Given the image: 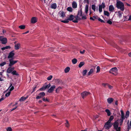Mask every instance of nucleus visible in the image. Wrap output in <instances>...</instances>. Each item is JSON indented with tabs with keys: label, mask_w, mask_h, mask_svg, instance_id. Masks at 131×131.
Returning a JSON list of instances; mask_svg holds the SVG:
<instances>
[{
	"label": "nucleus",
	"mask_w": 131,
	"mask_h": 131,
	"mask_svg": "<svg viewBox=\"0 0 131 131\" xmlns=\"http://www.w3.org/2000/svg\"><path fill=\"white\" fill-rule=\"evenodd\" d=\"M116 7L118 9H119L122 11H123L124 9V6L123 3L121 1L117 2Z\"/></svg>",
	"instance_id": "nucleus-1"
},
{
	"label": "nucleus",
	"mask_w": 131,
	"mask_h": 131,
	"mask_svg": "<svg viewBox=\"0 0 131 131\" xmlns=\"http://www.w3.org/2000/svg\"><path fill=\"white\" fill-rule=\"evenodd\" d=\"M9 63L8 66L9 67H11L12 66L14 65L17 62L18 60H13V59H9Z\"/></svg>",
	"instance_id": "nucleus-2"
},
{
	"label": "nucleus",
	"mask_w": 131,
	"mask_h": 131,
	"mask_svg": "<svg viewBox=\"0 0 131 131\" xmlns=\"http://www.w3.org/2000/svg\"><path fill=\"white\" fill-rule=\"evenodd\" d=\"M51 84L50 83H49L47 85H43L42 87L40 88L38 90L40 91H45L46 89H49V88Z\"/></svg>",
	"instance_id": "nucleus-3"
},
{
	"label": "nucleus",
	"mask_w": 131,
	"mask_h": 131,
	"mask_svg": "<svg viewBox=\"0 0 131 131\" xmlns=\"http://www.w3.org/2000/svg\"><path fill=\"white\" fill-rule=\"evenodd\" d=\"M0 41H1L2 43L3 44H6L7 42V38H4L2 36H0Z\"/></svg>",
	"instance_id": "nucleus-4"
},
{
	"label": "nucleus",
	"mask_w": 131,
	"mask_h": 131,
	"mask_svg": "<svg viewBox=\"0 0 131 131\" xmlns=\"http://www.w3.org/2000/svg\"><path fill=\"white\" fill-rule=\"evenodd\" d=\"M45 95V94L44 92L40 93L38 94V95L36 97V99H38L42 98Z\"/></svg>",
	"instance_id": "nucleus-5"
},
{
	"label": "nucleus",
	"mask_w": 131,
	"mask_h": 131,
	"mask_svg": "<svg viewBox=\"0 0 131 131\" xmlns=\"http://www.w3.org/2000/svg\"><path fill=\"white\" fill-rule=\"evenodd\" d=\"M90 93L87 91H84L81 93V95L83 99H84L85 97L89 95Z\"/></svg>",
	"instance_id": "nucleus-6"
},
{
	"label": "nucleus",
	"mask_w": 131,
	"mask_h": 131,
	"mask_svg": "<svg viewBox=\"0 0 131 131\" xmlns=\"http://www.w3.org/2000/svg\"><path fill=\"white\" fill-rule=\"evenodd\" d=\"M119 123L117 121H115L113 124L114 128L116 130H118V126Z\"/></svg>",
	"instance_id": "nucleus-7"
},
{
	"label": "nucleus",
	"mask_w": 131,
	"mask_h": 131,
	"mask_svg": "<svg viewBox=\"0 0 131 131\" xmlns=\"http://www.w3.org/2000/svg\"><path fill=\"white\" fill-rule=\"evenodd\" d=\"M14 51H12L9 53L8 56L7 58L9 59L12 58L15 55V53H14Z\"/></svg>",
	"instance_id": "nucleus-8"
},
{
	"label": "nucleus",
	"mask_w": 131,
	"mask_h": 131,
	"mask_svg": "<svg viewBox=\"0 0 131 131\" xmlns=\"http://www.w3.org/2000/svg\"><path fill=\"white\" fill-rule=\"evenodd\" d=\"M56 86L55 85L52 86L48 90V92L49 93L52 92L54 89L55 88Z\"/></svg>",
	"instance_id": "nucleus-9"
},
{
	"label": "nucleus",
	"mask_w": 131,
	"mask_h": 131,
	"mask_svg": "<svg viewBox=\"0 0 131 131\" xmlns=\"http://www.w3.org/2000/svg\"><path fill=\"white\" fill-rule=\"evenodd\" d=\"M117 68L114 67L111 69L109 71V73H111V72H114L115 73L117 72Z\"/></svg>",
	"instance_id": "nucleus-10"
},
{
	"label": "nucleus",
	"mask_w": 131,
	"mask_h": 131,
	"mask_svg": "<svg viewBox=\"0 0 131 131\" xmlns=\"http://www.w3.org/2000/svg\"><path fill=\"white\" fill-rule=\"evenodd\" d=\"M114 100V99L111 97H109L107 100V102L109 104H111L113 102Z\"/></svg>",
	"instance_id": "nucleus-11"
},
{
	"label": "nucleus",
	"mask_w": 131,
	"mask_h": 131,
	"mask_svg": "<svg viewBox=\"0 0 131 131\" xmlns=\"http://www.w3.org/2000/svg\"><path fill=\"white\" fill-rule=\"evenodd\" d=\"M37 19L36 17H33L31 18V22L32 23H35L37 21Z\"/></svg>",
	"instance_id": "nucleus-12"
},
{
	"label": "nucleus",
	"mask_w": 131,
	"mask_h": 131,
	"mask_svg": "<svg viewBox=\"0 0 131 131\" xmlns=\"http://www.w3.org/2000/svg\"><path fill=\"white\" fill-rule=\"evenodd\" d=\"M83 13L82 10V8L81 7L80 9L79 10L77 15L79 17L82 16Z\"/></svg>",
	"instance_id": "nucleus-13"
},
{
	"label": "nucleus",
	"mask_w": 131,
	"mask_h": 131,
	"mask_svg": "<svg viewBox=\"0 0 131 131\" xmlns=\"http://www.w3.org/2000/svg\"><path fill=\"white\" fill-rule=\"evenodd\" d=\"M55 80L56 82L58 84H61L63 83L62 80L59 79H56Z\"/></svg>",
	"instance_id": "nucleus-14"
},
{
	"label": "nucleus",
	"mask_w": 131,
	"mask_h": 131,
	"mask_svg": "<svg viewBox=\"0 0 131 131\" xmlns=\"http://www.w3.org/2000/svg\"><path fill=\"white\" fill-rule=\"evenodd\" d=\"M114 9L113 5H111L109 6L108 10L112 12L113 11Z\"/></svg>",
	"instance_id": "nucleus-15"
},
{
	"label": "nucleus",
	"mask_w": 131,
	"mask_h": 131,
	"mask_svg": "<svg viewBox=\"0 0 131 131\" xmlns=\"http://www.w3.org/2000/svg\"><path fill=\"white\" fill-rule=\"evenodd\" d=\"M20 46V45L19 43L15 45L14 46L15 49L16 50L18 49L19 48Z\"/></svg>",
	"instance_id": "nucleus-16"
},
{
	"label": "nucleus",
	"mask_w": 131,
	"mask_h": 131,
	"mask_svg": "<svg viewBox=\"0 0 131 131\" xmlns=\"http://www.w3.org/2000/svg\"><path fill=\"white\" fill-rule=\"evenodd\" d=\"M72 7L74 8H75L77 7V4L76 2L75 1L73 2L72 3Z\"/></svg>",
	"instance_id": "nucleus-17"
},
{
	"label": "nucleus",
	"mask_w": 131,
	"mask_h": 131,
	"mask_svg": "<svg viewBox=\"0 0 131 131\" xmlns=\"http://www.w3.org/2000/svg\"><path fill=\"white\" fill-rule=\"evenodd\" d=\"M95 69V68L94 67V68L93 69L92 68L90 69V71L88 73V75H90L94 71V70Z\"/></svg>",
	"instance_id": "nucleus-18"
},
{
	"label": "nucleus",
	"mask_w": 131,
	"mask_h": 131,
	"mask_svg": "<svg viewBox=\"0 0 131 131\" xmlns=\"http://www.w3.org/2000/svg\"><path fill=\"white\" fill-rule=\"evenodd\" d=\"M74 18V16L73 15L71 14L70 15L69 17L68 18V19L69 20L71 21L73 20Z\"/></svg>",
	"instance_id": "nucleus-19"
},
{
	"label": "nucleus",
	"mask_w": 131,
	"mask_h": 131,
	"mask_svg": "<svg viewBox=\"0 0 131 131\" xmlns=\"http://www.w3.org/2000/svg\"><path fill=\"white\" fill-rule=\"evenodd\" d=\"M120 112L121 113V118L125 119V117L124 116V113L123 111L122 110H121L120 111Z\"/></svg>",
	"instance_id": "nucleus-20"
},
{
	"label": "nucleus",
	"mask_w": 131,
	"mask_h": 131,
	"mask_svg": "<svg viewBox=\"0 0 131 131\" xmlns=\"http://www.w3.org/2000/svg\"><path fill=\"white\" fill-rule=\"evenodd\" d=\"M12 70L11 69V67H9L7 69L6 71V72L8 73H9L12 72Z\"/></svg>",
	"instance_id": "nucleus-21"
},
{
	"label": "nucleus",
	"mask_w": 131,
	"mask_h": 131,
	"mask_svg": "<svg viewBox=\"0 0 131 131\" xmlns=\"http://www.w3.org/2000/svg\"><path fill=\"white\" fill-rule=\"evenodd\" d=\"M57 6L56 3L52 4L51 6V8L52 9H55L57 8Z\"/></svg>",
	"instance_id": "nucleus-22"
},
{
	"label": "nucleus",
	"mask_w": 131,
	"mask_h": 131,
	"mask_svg": "<svg viewBox=\"0 0 131 131\" xmlns=\"http://www.w3.org/2000/svg\"><path fill=\"white\" fill-rule=\"evenodd\" d=\"M112 125H105L104 126V127L105 128L107 129H108L110 128L112 126Z\"/></svg>",
	"instance_id": "nucleus-23"
},
{
	"label": "nucleus",
	"mask_w": 131,
	"mask_h": 131,
	"mask_svg": "<svg viewBox=\"0 0 131 131\" xmlns=\"http://www.w3.org/2000/svg\"><path fill=\"white\" fill-rule=\"evenodd\" d=\"M85 64V62L84 61L81 62L79 65V67L80 68L81 67Z\"/></svg>",
	"instance_id": "nucleus-24"
},
{
	"label": "nucleus",
	"mask_w": 131,
	"mask_h": 131,
	"mask_svg": "<svg viewBox=\"0 0 131 131\" xmlns=\"http://www.w3.org/2000/svg\"><path fill=\"white\" fill-rule=\"evenodd\" d=\"M104 14L105 15L107 16H109L110 15L109 13L107 11L104 10Z\"/></svg>",
	"instance_id": "nucleus-25"
},
{
	"label": "nucleus",
	"mask_w": 131,
	"mask_h": 131,
	"mask_svg": "<svg viewBox=\"0 0 131 131\" xmlns=\"http://www.w3.org/2000/svg\"><path fill=\"white\" fill-rule=\"evenodd\" d=\"M11 48V47L9 46H6L5 47H3L1 48V50H4L6 49H10Z\"/></svg>",
	"instance_id": "nucleus-26"
},
{
	"label": "nucleus",
	"mask_w": 131,
	"mask_h": 131,
	"mask_svg": "<svg viewBox=\"0 0 131 131\" xmlns=\"http://www.w3.org/2000/svg\"><path fill=\"white\" fill-rule=\"evenodd\" d=\"M89 10V5H86L85 7V12L86 13H88V12Z\"/></svg>",
	"instance_id": "nucleus-27"
},
{
	"label": "nucleus",
	"mask_w": 131,
	"mask_h": 131,
	"mask_svg": "<svg viewBox=\"0 0 131 131\" xmlns=\"http://www.w3.org/2000/svg\"><path fill=\"white\" fill-rule=\"evenodd\" d=\"M99 6H100L102 8H104L105 7V3L104 2H102V4L100 5Z\"/></svg>",
	"instance_id": "nucleus-28"
},
{
	"label": "nucleus",
	"mask_w": 131,
	"mask_h": 131,
	"mask_svg": "<svg viewBox=\"0 0 131 131\" xmlns=\"http://www.w3.org/2000/svg\"><path fill=\"white\" fill-rule=\"evenodd\" d=\"M70 68L69 67H67L64 69L65 72L66 73H67L70 71Z\"/></svg>",
	"instance_id": "nucleus-29"
},
{
	"label": "nucleus",
	"mask_w": 131,
	"mask_h": 131,
	"mask_svg": "<svg viewBox=\"0 0 131 131\" xmlns=\"http://www.w3.org/2000/svg\"><path fill=\"white\" fill-rule=\"evenodd\" d=\"M106 112L107 114V115L108 116H110L111 115V113L110 110L107 109H106L105 111Z\"/></svg>",
	"instance_id": "nucleus-30"
},
{
	"label": "nucleus",
	"mask_w": 131,
	"mask_h": 131,
	"mask_svg": "<svg viewBox=\"0 0 131 131\" xmlns=\"http://www.w3.org/2000/svg\"><path fill=\"white\" fill-rule=\"evenodd\" d=\"M77 60L76 58H74L72 60V62L73 64H75L77 62Z\"/></svg>",
	"instance_id": "nucleus-31"
},
{
	"label": "nucleus",
	"mask_w": 131,
	"mask_h": 131,
	"mask_svg": "<svg viewBox=\"0 0 131 131\" xmlns=\"http://www.w3.org/2000/svg\"><path fill=\"white\" fill-rule=\"evenodd\" d=\"M27 98V97H25L23 96L22 97L19 99L20 101H23L26 100Z\"/></svg>",
	"instance_id": "nucleus-32"
},
{
	"label": "nucleus",
	"mask_w": 131,
	"mask_h": 131,
	"mask_svg": "<svg viewBox=\"0 0 131 131\" xmlns=\"http://www.w3.org/2000/svg\"><path fill=\"white\" fill-rule=\"evenodd\" d=\"M12 74L13 75H18V74L17 73L16 71L15 70L13 71L12 72Z\"/></svg>",
	"instance_id": "nucleus-33"
},
{
	"label": "nucleus",
	"mask_w": 131,
	"mask_h": 131,
	"mask_svg": "<svg viewBox=\"0 0 131 131\" xmlns=\"http://www.w3.org/2000/svg\"><path fill=\"white\" fill-rule=\"evenodd\" d=\"M122 13L120 11H118V14L119 18L122 17Z\"/></svg>",
	"instance_id": "nucleus-34"
},
{
	"label": "nucleus",
	"mask_w": 131,
	"mask_h": 131,
	"mask_svg": "<svg viewBox=\"0 0 131 131\" xmlns=\"http://www.w3.org/2000/svg\"><path fill=\"white\" fill-rule=\"evenodd\" d=\"M18 27L21 29H24L25 28V26L24 25H21L19 26Z\"/></svg>",
	"instance_id": "nucleus-35"
},
{
	"label": "nucleus",
	"mask_w": 131,
	"mask_h": 131,
	"mask_svg": "<svg viewBox=\"0 0 131 131\" xmlns=\"http://www.w3.org/2000/svg\"><path fill=\"white\" fill-rule=\"evenodd\" d=\"M129 112L128 111H127L125 114V117L126 118H127L129 115Z\"/></svg>",
	"instance_id": "nucleus-36"
},
{
	"label": "nucleus",
	"mask_w": 131,
	"mask_h": 131,
	"mask_svg": "<svg viewBox=\"0 0 131 131\" xmlns=\"http://www.w3.org/2000/svg\"><path fill=\"white\" fill-rule=\"evenodd\" d=\"M60 17L62 18H63L65 16V14L64 12L63 11H62L61 13L60 14Z\"/></svg>",
	"instance_id": "nucleus-37"
},
{
	"label": "nucleus",
	"mask_w": 131,
	"mask_h": 131,
	"mask_svg": "<svg viewBox=\"0 0 131 131\" xmlns=\"http://www.w3.org/2000/svg\"><path fill=\"white\" fill-rule=\"evenodd\" d=\"M62 89L61 87L59 86L56 90V93H58L60 90Z\"/></svg>",
	"instance_id": "nucleus-38"
},
{
	"label": "nucleus",
	"mask_w": 131,
	"mask_h": 131,
	"mask_svg": "<svg viewBox=\"0 0 131 131\" xmlns=\"http://www.w3.org/2000/svg\"><path fill=\"white\" fill-rule=\"evenodd\" d=\"M69 20L68 19L65 20H61V21L62 22V23H68L69 22Z\"/></svg>",
	"instance_id": "nucleus-39"
},
{
	"label": "nucleus",
	"mask_w": 131,
	"mask_h": 131,
	"mask_svg": "<svg viewBox=\"0 0 131 131\" xmlns=\"http://www.w3.org/2000/svg\"><path fill=\"white\" fill-rule=\"evenodd\" d=\"M67 10L70 12H72L73 10L72 8L71 7H68L67 8Z\"/></svg>",
	"instance_id": "nucleus-40"
},
{
	"label": "nucleus",
	"mask_w": 131,
	"mask_h": 131,
	"mask_svg": "<svg viewBox=\"0 0 131 131\" xmlns=\"http://www.w3.org/2000/svg\"><path fill=\"white\" fill-rule=\"evenodd\" d=\"M92 9L95 12L96 9V6L94 4L92 5L91 6Z\"/></svg>",
	"instance_id": "nucleus-41"
},
{
	"label": "nucleus",
	"mask_w": 131,
	"mask_h": 131,
	"mask_svg": "<svg viewBox=\"0 0 131 131\" xmlns=\"http://www.w3.org/2000/svg\"><path fill=\"white\" fill-rule=\"evenodd\" d=\"M66 123H65L66 126L67 127H68L69 126V122L67 120H66Z\"/></svg>",
	"instance_id": "nucleus-42"
},
{
	"label": "nucleus",
	"mask_w": 131,
	"mask_h": 131,
	"mask_svg": "<svg viewBox=\"0 0 131 131\" xmlns=\"http://www.w3.org/2000/svg\"><path fill=\"white\" fill-rule=\"evenodd\" d=\"M79 17V15H77V16H74V18H75V19L78 20H81V18H80Z\"/></svg>",
	"instance_id": "nucleus-43"
},
{
	"label": "nucleus",
	"mask_w": 131,
	"mask_h": 131,
	"mask_svg": "<svg viewBox=\"0 0 131 131\" xmlns=\"http://www.w3.org/2000/svg\"><path fill=\"white\" fill-rule=\"evenodd\" d=\"M87 72V70H85L83 71V76H84L85 75H86V73Z\"/></svg>",
	"instance_id": "nucleus-44"
},
{
	"label": "nucleus",
	"mask_w": 131,
	"mask_h": 131,
	"mask_svg": "<svg viewBox=\"0 0 131 131\" xmlns=\"http://www.w3.org/2000/svg\"><path fill=\"white\" fill-rule=\"evenodd\" d=\"M124 119H122V118H121L120 119V121L119 122V123H120V126H121V125H122Z\"/></svg>",
	"instance_id": "nucleus-45"
},
{
	"label": "nucleus",
	"mask_w": 131,
	"mask_h": 131,
	"mask_svg": "<svg viewBox=\"0 0 131 131\" xmlns=\"http://www.w3.org/2000/svg\"><path fill=\"white\" fill-rule=\"evenodd\" d=\"M114 118V116H110V117L109 118L108 121L111 122V121L113 120Z\"/></svg>",
	"instance_id": "nucleus-46"
},
{
	"label": "nucleus",
	"mask_w": 131,
	"mask_h": 131,
	"mask_svg": "<svg viewBox=\"0 0 131 131\" xmlns=\"http://www.w3.org/2000/svg\"><path fill=\"white\" fill-rule=\"evenodd\" d=\"M52 78V76L51 75H50L47 77V79L49 81L50 80H51Z\"/></svg>",
	"instance_id": "nucleus-47"
},
{
	"label": "nucleus",
	"mask_w": 131,
	"mask_h": 131,
	"mask_svg": "<svg viewBox=\"0 0 131 131\" xmlns=\"http://www.w3.org/2000/svg\"><path fill=\"white\" fill-rule=\"evenodd\" d=\"M42 100L44 102L47 101L48 102H49V101L45 97H43L42 98Z\"/></svg>",
	"instance_id": "nucleus-48"
},
{
	"label": "nucleus",
	"mask_w": 131,
	"mask_h": 131,
	"mask_svg": "<svg viewBox=\"0 0 131 131\" xmlns=\"http://www.w3.org/2000/svg\"><path fill=\"white\" fill-rule=\"evenodd\" d=\"M111 122L108 121L107 122H106L105 124V125H112L111 123Z\"/></svg>",
	"instance_id": "nucleus-49"
},
{
	"label": "nucleus",
	"mask_w": 131,
	"mask_h": 131,
	"mask_svg": "<svg viewBox=\"0 0 131 131\" xmlns=\"http://www.w3.org/2000/svg\"><path fill=\"white\" fill-rule=\"evenodd\" d=\"M6 64V62H3V63H1V64H0V67L1 66V67L3 66Z\"/></svg>",
	"instance_id": "nucleus-50"
},
{
	"label": "nucleus",
	"mask_w": 131,
	"mask_h": 131,
	"mask_svg": "<svg viewBox=\"0 0 131 131\" xmlns=\"http://www.w3.org/2000/svg\"><path fill=\"white\" fill-rule=\"evenodd\" d=\"M10 91L7 93L5 94V96L6 97L10 95Z\"/></svg>",
	"instance_id": "nucleus-51"
},
{
	"label": "nucleus",
	"mask_w": 131,
	"mask_h": 131,
	"mask_svg": "<svg viewBox=\"0 0 131 131\" xmlns=\"http://www.w3.org/2000/svg\"><path fill=\"white\" fill-rule=\"evenodd\" d=\"M96 69H97V72H98L100 71V67L99 66H97V67Z\"/></svg>",
	"instance_id": "nucleus-52"
},
{
	"label": "nucleus",
	"mask_w": 131,
	"mask_h": 131,
	"mask_svg": "<svg viewBox=\"0 0 131 131\" xmlns=\"http://www.w3.org/2000/svg\"><path fill=\"white\" fill-rule=\"evenodd\" d=\"M37 85H35V87H34V88H33V91L32 92V93L34 92H35V91L36 90V88H37Z\"/></svg>",
	"instance_id": "nucleus-53"
},
{
	"label": "nucleus",
	"mask_w": 131,
	"mask_h": 131,
	"mask_svg": "<svg viewBox=\"0 0 131 131\" xmlns=\"http://www.w3.org/2000/svg\"><path fill=\"white\" fill-rule=\"evenodd\" d=\"M7 131H12V128L10 127H8L7 129Z\"/></svg>",
	"instance_id": "nucleus-54"
},
{
	"label": "nucleus",
	"mask_w": 131,
	"mask_h": 131,
	"mask_svg": "<svg viewBox=\"0 0 131 131\" xmlns=\"http://www.w3.org/2000/svg\"><path fill=\"white\" fill-rule=\"evenodd\" d=\"M107 23L110 24V25H111L112 24V21H111L110 20H108L107 22Z\"/></svg>",
	"instance_id": "nucleus-55"
},
{
	"label": "nucleus",
	"mask_w": 131,
	"mask_h": 131,
	"mask_svg": "<svg viewBox=\"0 0 131 131\" xmlns=\"http://www.w3.org/2000/svg\"><path fill=\"white\" fill-rule=\"evenodd\" d=\"M98 20L99 21H100L102 23H105V21L104 20H103L101 19L99 17V18L98 19Z\"/></svg>",
	"instance_id": "nucleus-56"
},
{
	"label": "nucleus",
	"mask_w": 131,
	"mask_h": 131,
	"mask_svg": "<svg viewBox=\"0 0 131 131\" xmlns=\"http://www.w3.org/2000/svg\"><path fill=\"white\" fill-rule=\"evenodd\" d=\"M99 10L100 13H101L102 11V8L100 6H99Z\"/></svg>",
	"instance_id": "nucleus-57"
},
{
	"label": "nucleus",
	"mask_w": 131,
	"mask_h": 131,
	"mask_svg": "<svg viewBox=\"0 0 131 131\" xmlns=\"http://www.w3.org/2000/svg\"><path fill=\"white\" fill-rule=\"evenodd\" d=\"M108 84L107 83H103L102 84V85L103 86H104V87H106V86H107V85H108Z\"/></svg>",
	"instance_id": "nucleus-58"
},
{
	"label": "nucleus",
	"mask_w": 131,
	"mask_h": 131,
	"mask_svg": "<svg viewBox=\"0 0 131 131\" xmlns=\"http://www.w3.org/2000/svg\"><path fill=\"white\" fill-rule=\"evenodd\" d=\"M14 89V87L13 86H12L9 90V91L10 92Z\"/></svg>",
	"instance_id": "nucleus-59"
},
{
	"label": "nucleus",
	"mask_w": 131,
	"mask_h": 131,
	"mask_svg": "<svg viewBox=\"0 0 131 131\" xmlns=\"http://www.w3.org/2000/svg\"><path fill=\"white\" fill-rule=\"evenodd\" d=\"M107 86L110 89H112L113 88V86L109 84H108Z\"/></svg>",
	"instance_id": "nucleus-60"
},
{
	"label": "nucleus",
	"mask_w": 131,
	"mask_h": 131,
	"mask_svg": "<svg viewBox=\"0 0 131 131\" xmlns=\"http://www.w3.org/2000/svg\"><path fill=\"white\" fill-rule=\"evenodd\" d=\"M124 17L125 18V19L124 20V21H127V20H127V16H124Z\"/></svg>",
	"instance_id": "nucleus-61"
},
{
	"label": "nucleus",
	"mask_w": 131,
	"mask_h": 131,
	"mask_svg": "<svg viewBox=\"0 0 131 131\" xmlns=\"http://www.w3.org/2000/svg\"><path fill=\"white\" fill-rule=\"evenodd\" d=\"M82 18H81V19H87V17L85 16H82Z\"/></svg>",
	"instance_id": "nucleus-62"
},
{
	"label": "nucleus",
	"mask_w": 131,
	"mask_h": 131,
	"mask_svg": "<svg viewBox=\"0 0 131 131\" xmlns=\"http://www.w3.org/2000/svg\"><path fill=\"white\" fill-rule=\"evenodd\" d=\"M85 52V50H83V51H80V53L81 54H84V52Z\"/></svg>",
	"instance_id": "nucleus-63"
},
{
	"label": "nucleus",
	"mask_w": 131,
	"mask_h": 131,
	"mask_svg": "<svg viewBox=\"0 0 131 131\" xmlns=\"http://www.w3.org/2000/svg\"><path fill=\"white\" fill-rule=\"evenodd\" d=\"M72 21L75 23H77L78 22V20L75 19V20H73Z\"/></svg>",
	"instance_id": "nucleus-64"
}]
</instances>
